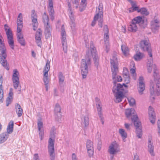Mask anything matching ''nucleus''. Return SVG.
<instances>
[{
	"instance_id": "obj_17",
	"label": "nucleus",
	"mask_w": 160,
	"mask_h": 160,
	"mask_svg": "<svg viewBox=\"0 0 160 160\" xmlns=\"http://www.w3.org/2000/svg\"><path fill=\"white\" fill-rule=\"evenodd\" d=\"M144 79L142 77H140L139 79V84L138 85V89L140 95L143 94V92L145 90V84L143 82Z\"/></svg>"
},
{
	"instance_id": "obj_35",
	"label": "nucleus",
	"mask_w": 160,
	"mask_h": 160,
	"mask_svg": "<svg viewBox=\"0 0 160 160\" xmlns=\"http://www.w3.org/2000/svg\"><path fill=\"white\" fill-rule=\"evenodd\" d=\"M119 133L121 134L123 140H124L127 137V134L125 130L123 129H119Z\"/></svg>"
},
{
	"instance_id": "obj_18",
	"label": "nucleus",
	"mask_w": 160,
	"mask_h": 160,
	"mask_svg": "<svg viewBox=\"0 0 160 160\" xmlns=\"http://www.w3.org/2000/svg\"><path fill=\"white\" fill-rule=\"evenodd\" d=\"M49 14L52 21H53L54 19V11L53 6L52 0H48V9Z\"/></svg>"
},
{
	"instance_id": "obj_2",
	"label": "nucleus",
	"mask_w": 160,
	"mask_h": 160,
	"mask_svg": "<svg viewBox=\"0 0 160 160\" xmlns=\"http://www.w3.org/2000/svg\"><path fill=\"white\" fill-rule=\"evenodd\" d=\"M126 116L128 118L132 116V121L134 122V125L136 128V134L138 138H141L142 137V132L141 129V124L138 121V116L135 114V111L133 108L128 109L125 112Z\"/></svg>"
},
{
	"instance_id": "obj_58",
	"label": "nucleus",
	"mask_w": 160,
	"mask_h": 160,
	"mask_svg": "<svg viewBox=\"0 0 160 160\" xmlns=\"http://www.w3.org/2000/svg\"><path fill=\"white\" fill-rule=\"evenodd\" d=\"M147 69L148 72L149 73H150L152 72V66L147 65Z\"/></svg>"
},
{
	"instance_id": "obj_44",
	"label": "nucleus",
	"mask_w": 160,
	"mask_h": 160,
	"mask_svg": "<svg viewBox=\"0 0 160 160\" xmlns=\"http://www.w3.org/2000/svg\"><path fill=\"white\" fill-rule=\"evenodd\" d=\"M69 17L70 22H75L74 17L72 11L69 12Z\"/></svg>"
},
{
	"instance_id": "obj_49",
	"label": "nucleus",
	"mask_w": 160,
	"mask_h": 160,
	"mask_svg": "<svg viewBox=\"0 0 160 160\" xmlns=\"http://www.w3.org/2000/svg\"><path fill=\"white\" fill-rule=\"evenodd\" d=\"M32 14H31V18H37V16L36 15V13H35V11L34 10H32Z\"/></svg>"
},
{
	"instance_id": "obj_61",
	"label": "nucleus",
	"mask_w": 160,
	"mask_h": 160,
	"mask_svg": "<svg viewBox=\"0 0 160 160\" xmlns=\"http://www.w3.org/2000/svg\"><path fill=\"white\" fill-rule=\"evenodd\" d=\"M33 160H39L38 154H35L33 157Z\"/></svg>"
},
{
	"instance_id": "obj_10",
	"label": "nucleus",
	"mask_w": 160,
	"mask_h": 160,
	"mask_svg": "<svg viewBox=\"0 0 160 160\" xmlns=\"http://www.w3.org/2000/svg\"><path fill=\"white\" fill-rule=\"evenodd\" d=\"M140 48L144 51H147L150 57H152V50L151 44L148 40L144 39L141 41L140 42Z\"/></svg>"
},
{
	"instance_id": "obj_11",
	"label": "nucleus",
	"mask_w": 160,
	"mask_h": 160,
	"mask_svg": "<svg viewBox=\"0 0 160 160\" xmlns=\"http://www.w3.org/2000/svg\"><path fill=\"white\" fill-rule=\"evenodd\" d=\"M5 29L6 31V34L7 36L8 42L11 48L13 50L14 49V42L13 40L12 33L11 30L10 29H7L8 27L7 24L4 25Z\"/></svg>"
},
{
	"instance_id": "obj_57",
	"label": "nucleus",
	"mask_w": 160,
	"mask_h": 160,
	"mask_svg": "<svg viewBox=\"0 0 160 160\" xmlns=\"http://www.w3.org/2000/svg\"><path fill=\"white\" fill-rule=\"evenodd\" d=\"M125 78L124 82L126 84H128L129 83L130 80H129V76L127 77H125L124 78Z\"/></svg>"
},
{
	"instance_id": "obj_24",
	"label": "nucleus",
	"mask_w": 160,
	"mask_h": 160,
	"mask_svg": "<svg viewBox=\"0 0 160 160\" xmlns=\"http://www.w3.org/2000/svg\"><path fill=\"white\" fill-rule=\"evenodd\" d=\"M104 41L107 52H108L109 49V36L108 33H104Z\"/></svg>"
},
{
	"instance_id": "obj_7",
	"label": "nucleus",
	"mask_w": 160,
	"mask_h": 160,
	"mask_svg": "<svg viewBox=\"0 0 160 160\" xmlns=\"http://www.w3.org/2000/svg\"><path fill=\"white\" fill-rule=\"evenodd\" d=\"M116 81H113L114 85L112 88V91L115 97L114 100L115 102L117 103H119L122 101L124 97L123 92L124 88L122 85L120 83L118 84L117 86H116Z\"/></svg>"
},
{
	"instance_id": "obj_62",
	"label": "nucleus",
	"mask_w": 160,
	"mask_h": 160,
	"mask_svg": "<svg viewBox=\"0 0 160 160\" xmlns=\"http://www.w3.org/2000/svg\"><path fill=\"white\" fill-rule=\"evenodd\" d=\"M122 78L121 76H118L117 77V81L118 82H120L122 81Z\"/></svg>"
},
{
	"instance_id": "obj_31",
	"label": "nucleus",
	"mask_w": 160,
	"mask_h": 160,
	"mask_svg": "<svg viewBox=\"0 0 160 160\" xmlns=\"http://www.w3.org/2000/svg\"><path fill=\"white\" fill-rule=\"evenodd\" d=\"M58 78L59 85L61 86L64 82L65 77L62 73L61 72H60L59 73Z\"/></svg>"
},
{
	"instance_id": "obj_56",
	"label": "nucleus",
	"mask_w": 160,
	"mask_h": 160,
	"mask_svg": "<svg viewBox=\"0 0 160 160\" xmlns=\"http://www.w3.org/2000/svg\"><path fill=\"white\" fill-rule=\"evenodd\" d=\"M43 81L44 84H48L49 81L48 78H43Z\"/></svg>"
},
{
	"instance_id": "obj_36",
	"label": "nucleus",
	"mask_w": 160,
	"mask_h": 160,
	"mask_svg": "<svg viewBox=\"0 0 160 160\" xmlns=\"http://www.w3.org/2000/svg\"><path fill=\"white\" fill-rule=\"evenodd\" d=\"M42 33L41 30L40 28L38 29L36 32L35 35V40H41V37L42 36Z\"/></svg>"
},
{
	"instance_id": "obj_1",
	"label": "nucleus",
	"mask_w": 160,
	"mask_h": 160,
	"mask_svg": "<svg viewBox=\"0 0 160 160\" xmlns=\"http://www.w3.org/2000/svg\"><path fill=\"white\" fill-rule=\"evenodd\" d=\"M90 48L91 52H90L89 51H87L85 58L82 59L81 62L80 68L83 78H86L88 72V67H90L91 65L92 56L93 57V59L95 66L97 68H98V58L96 53L95 48L93 46L92 42L91 41L90 42Z\"/></svg>"
},
{
	"instance_id": "obj_54",
	"label": "nucleus",
	"mask_w": 160,
	"mask_h": 160,
	"mask_svg": "<svg viewBox=\"0 0 160 160\" xmlns=\"http://www.w3.org/2000/svg\"><path fill=\"white\" fill-rule=\"evenodd\" d=\"M36 42L38 47H41L42 44L41 40H36Z\"/></svg>"
},
{
	"instance_id": "obj_14",
	"label": "nucleus",
	"mask_w": 160,
	"mask_h": 160,
	"mask_svg": "<svg viewBox=\"0 0 160 160\" xmlns=\"http://www.w3.org/2000/svg\"><path fill=\"white\" fill-rule=\"evenodd\" d=\"M98 12L99 23L98 25L101 28L102 26V23L103 22V5L102 3H99L98 9H97L96 12Z\"/></svg>"
},
{
	"instance_id": "obj_28",
	"label": "nucleus",
	"mask_w": 160,
	"mask_h": 160,
	"mask_svg": "<svg viewBox=\"0 0 160 160\" xmlns=\"http://www.w3.org/2000/svg\"><path fill=\"white\" fill-rule=\"evenodd\" d=\"M9 135L7 132H4L0 134V143L4 142L8 138Z\"/></svg>"
},
{
	"instance_id": "obj_47",
	"label": "nucleus",
	"mask_w": 160,
	"mask_h": 160,
	"mask_svg": "<svg viewBox=\"0 0 160 160\" xmlns=\"http://www.w3.org/2000/svg\"><path fill=\"white\" fill-rule=\"evenodd\" d=\"M11 98H10L9 97H8L6 99V105L7 106H8L9 104L11 103Z\"/></svg>"
},
{
	"instance_id": "obj_21",
	"label": "nucleus",
	"mask_w": 160,
	"mask_h": 160,
	"mask_svg": "<svg viewBox=\"0 0 160 160\" xmlns=\"http://www.w3.org/2000/svg\"><path fill=\"white\" fill-rule=\"evenodd\" d=\"M148 149L149 152L152 156H154V154L153 152L154 146L153 143L150 138L148 139Z\"/></svg>"
},
{
	"instance_id": "obj_46",
	"label": "nucleus",
	"mask_w": 160,
	"mask_h": 160,
	"mask_svg": "<svg viewBox=\"0 0 160 160\" xmlns=\"http://www.w3.org/2000/svg\"><path fill=\"white\" fill-rule=\"evenodd\" d=\"M123 75L124 78H125V77L129 76V72L126 68H125V69H124V71H123Z\"/></svg>"
},
{
	"instance_id": "obj_20",
	"label": "nucleus",
	"mask_w": 160,
	"mask_h": 160,
	"mask_svg": "<svg viewBox=\"0 0 160 160\" xmlns=\"http://www.w3.org/2000/svg\"><path fill=\"white\" fill-rule=\"evenodd\" d=\"M148 114L150 122L154 124L155 122L156 116L154 109L151 106L149 107Z\"/></svg>"
},
{
	"instance_id": "obj_32",
	"label": "nucleus",
	"mask_w": 160,
	"mask_h": 160,
	"mask_svg": "<svg viewBox=\"0 0 160 160\" xmlns=\"http://www.w3.org/2000/svg\"><path fill=\"white\" fill-rule=\"evenodd\" d=\"M121 49L125 55H127L129 53V49L128 48L124 45L121 46Z\"/></svg>"
},
{
	"instance_id": "obj_6",
	"label": "nucleus",
	"mask_w": 160,
	"mask_h": 160,
	"mask_svg": "<svg viewBox=\"0 0 160 160\" xmlns=\"http://www.w3.org/2000/svg\"><path fill=\"white\" fill-rule=\"evenodd\" d=\"M56 129L55 127H53L50 132V138L48 141V152L49 154L51 160H54L55 157L54 148V142L55 137Z\"/></svg>"
},
{
	"instance_id": "obj_43",
	"label": "nucleus",
	"mask_w": 160,
	"mask_h": 160,
	"mask_svg": "<svg viewBox=\"0 0 160 160\" xmlns=\"http://www.w3.org/2000/svg\"><path fill=\"white\" fill-rule=\"evenodd\" d=\"M131 10H130V11H131L132 12H133L134 11H137L138 12V11H139V8L138 7H137L135 6V4H132V6L131 8L130 9Z\"/></svg>"
},
{
	"instance_id": "obj_27",
	"label": "nucleus",
	"mask_w": 160,
	"mask_h": 160,
	"mask_svg": "<svg viewBox=\"0 0 160 160\" xmlns=\"http://www.w3.org/2000/svg\"><path fill=\"white\" fill-rule=\"evenodd\" d=\"M14 126L13 122L12 121H10L8 125L7 129V132H6L8 134L12 133L13 131V128Z\"/></svg>"
},
{
	"instance_id": "obj_12",
	"label": "nucleus",
	"mask_w": 160,
	"mask_h": 160,
	"mask_svg": "<svg viewBox=\"0 0 160 160\" xmlns=\"http://www.w3.org/2000/svg\"><path fill=\"white\" fill-rule=\"evenodd\" d=\"M120 151L119 146L116 142H112L109 147L108 152L112 155H114Z\"/></svg>"
},
{
	"instance_id": "obj_30",
	"label": "nucleus",
	"mask_w": 160,
	"mask_h": 160,
	"mask_svg": "<svg viewBox=\"0 0 160 160\" xmlns=\"http://www.w3.org/2000/svg\"><path fill=\"white\" fill-rule=\"evenodd\" d=\"M144 54L140 52H137L134 55V58L136 61H139L142 59L144 57Z\"/></svg>"
},
{
	"instance_id": "obj_22",
	"label": "nucleus",
	"mask_w": 160,
	"mask_h": 160,
	"mask_svg": "<svg viewBox=\"0 0 160 160\" xmlns=\"http://www.w3.org/2000/svg\"><path fill=\"white\" fill-rule=\"evenodd\" d=\"M38 126L39 132V134L41 137V139L42 140L43 138L44 134V132L43 130H42V128H43V123L41 120H39L38 122Z\"/></svg>"
},
{
	"instance_id": "obj_37",
	"label": "nucleus",
	"mask_w": 160,
	"mask_h": 160,
	"mask_svg": "<svg viewBox=\"0 0 160 160\" xmlns=\"http://www.w3.org/2000/svg\"><path fill=\"white\" fill-rule=\"evenodd\" d=\"M97 108V110L98 111V114L99 117H101V116H103L102 113V107L99 104H96Z\"/></svg>"
},
{
	"instance_id": "obj_5",
	"label": "nucleus",
	"mask_w": 160,
	"mask_h": 160,
	"mask_svg": "<svg viewBox=\"0 0 160 160\" xmlns=\"http://www.w3.org/2000/svg\"><path fill=\"white\" fill-rule=\"evenodd\" d=\"M136 24H138L141 28H145L147 25L143 18L141 16H138L132 20L131 23L128 27V31L132 32H136L138 29Z\"/></svg>"
},
{
	"instance_id": "obj_33",
	"label": "nucleus",
	"mask_w": 160,
	"mask_h": 160,
	"mask_svg": "<svg viewBox=\"0 0 160 160\" xmlns=\"http://www.w3.org/2000/svg\"><path fill=\"white\" fill-rule=\"evenodd\" d=\"M138 12H140L142 14L145 16H147L149 14V12L148 11L147 9L144 8L140 9L139 11H138Z\"/></svg>"
},
{
	"instance_id": "obj_8",
	"label": "nucleus",
	"mask_w": 160,
	"mask_h": 160,
	"mask_svg": "<svg viewBox=\"0 0 160 160\" xmlns=\"http://www.w3.org/2000/svg\"><path fill=\"white\" fill-rule=\"evenodd\" d=\"M42 22L44 24L45 28L44 33L46 39L50 38L51 36V31L52 27L49 22V17L46 12L42 15Z\"/></svg>"
},
{
	"instance_id": "obj_45",
	"label": "nucleus",
	"mask_w": 160,
	"mask_h": 160,
	"mask_svg": "<svg viewBox=\"0 0 160 160\" xmlns=\"http://www.w3.org/2000/svg\"><path fill=\"white\" fill-rule=\"evenodd\" d=\"M71 28L72 29V30L74 31L76 29V26L75 22H70Z\"/></svg>"
},
{
	"instance_id": "obj_38",
	"label": "nucleus",
	"mask_w": 160,
	"mask_h": 160,
	"mask_svg": "<svg viewBox=\"0 0 160 160\" xmlns=\"http://www.w3.org/2000/svg\"><path fill=\"white\" fill-rule=\"evenodd\" d=\"M50 68V62L48 60L44 67V70L43 71L48 72Z\"/></svg>"
},
{
	"instance_id": "obj_48",
	"label": "nucleus",
	"mask_w": 160,
	"mask_h": 160,
	"mask_svg": "<svg viewBox=\"0 0 160 160\" xmlns=\"http://www.w3.org/2000/svg\"><path fill=\"white\" fill-rule=\"evenodd\" d=\"M17 19H18L19 22H22V15L21 13H20L18 15Z\"/></svg>"
},
{
	"instance_id": "obj_39",
	"label": "nucleus",
	"mask_w": 160,
	"mask_h": 160,
	"mask_svg": "<svg viewBox=\"0 0 160 160\" xmlns=\"http://www.w3.org/2000/svg\"><path fill=\"white\" fill-rule=\"evenodd\" d=\"M50 68V62L48 60L44 67V70L43 71L48 72Z\"/></svg>"
},
{
	"instance_id": "obj_51",
	"label": "nucleus",
	"mask_w": 160,
	"mask_h": 160,
	"mask_svg": "<svg viewBox=\"0 0 160 160\" xmlns=\"http://www.w3.org/2000/svg\"><path fill=\"white\" fill-rule=\"evenodd\" d=\"M17 39L19 38H23V35L21 32L17 33Z\"/></svg>"
},
{
	"instance_id": "obj_25",
	"label": "nucleus",
	"mask_w": 160,
	"mask_h": 160,
	"mask_svg": "<svg viewBox=\"0 0 160 160\" xmlns=\"http://www.w3.org/2000/svg\"><path fill=\"white\" fill-rule=\"evenodd\" d=\"M2 76L0 77V102H2L3 101V91L2 89Z\"/></svg>"
},
{
	"instance_id": "obj_40",
	"label": "nucleus",
	"mask_w": 160,
	"mask_h": 160,
	"mask_svg": "<svg viewBox=\"0 0 160 160\" xmlns=\"http://www.w3.org/2000/svg\"><path fill=\"white\" fill-rule=\"evenodd\" d=\"M128 99L130 106H133L135 104V100L133 98L129 97L128 98Z\"/></svg>"
},
{
	"instance_id": "obj_53",
	"label": "nucleus",
	"mask_w": 160,
	"mask_h": 160,
	"mask_svg": "<svg viewBox=\"0 0 160 160\" xmlns=\"http://www.w3.org/2000/svg\"><path fill=\"white\" fill-rule=\"evenodd\" d=\"M125 127L127 129V130L129 131L130 130V125L129 124L125 123L124 124Z\"/></svg>"
},
{
	"instance_id": "obj_64",
	"label": "nucleus",
	"mask_w": 160,
	"mask_h": 160,
	"mask_svg": "<svg viewBox=\"0 0 160 160\" xmlns=\"http://www.w3.org/2000/svg\"><path fill=\"white\" fill-rule=\"evenodd\" d=\"M133 160H139V157L136 153L134 155Z\"/></svg>"
},
{
	"instance_id": "obj_59",
	"label": "nucleus",
	"mask_w": 160,
	"mask_h": 160,
	"mask_svg": "<svg viewBox=\"0 0 160 160\" xmlns=\"http://www.w3.org/2000/svg\"><path fill=\"white\" fill-rule=\"evenodd\" d=\"M73 4L78 5L79 3V0H71Z\"/></svg>"
},
{
	"instance_id": "obj_13",
	"label": "nucleus",
	"mask_w": 160,
	"mask_h": 160,
	"mask_svg": "<svg viewBox=\"0 0 160 160\" xmlns=\"http://www.w3.org/2000/svg\"><path fill=\"white\" fill-rule=\"evenodd\" d=\"M61 35L62 36L61 40L63 50L65 52H66L67 45L66 38V33L63 25H62V26Z\"/></svg>"
},
{
	"instance_id": "obj_34",
	"label": "nucleus",
	"mask_w": 160,
	"mask_h": 160,
	"mask_svg": "<svg viewBox=\"0 0 160 160\" xmlns=\"http://www.w3.org/2000/svg\"><path fill=\"white\" fill-rule=\"evenodd\" d=\"M118 61L117 58L116 56H113L112 58L110 60V63L111 64V66H117V63Z\"/></svg>"
},
{
	"instance_id": "obj_29",
	"label": "nucleus",
	"mask_w": 160,
	"mask_h": 160,
	"mask_svg": "<svg viewBox=\"0 0 160 160\" xmlns=\"http://www.w3.org/2000/svg\"><path fill=\"white\" fill-rule=\"evenodd\" d=\"M16 111L18 117H21L22 113V109L20 105L17 104L15 105Z\"/></svg>"
},
{
	"instance_id": "obj_3",
	"label": "nucleus",
	"mask_w": 160,
	"mask_h": 160,
	"mask_svg": "<svg viewBox=\"0 0 160 160\" xmlns=\"http://www.w3.org/2000/svg\"><path fill=\"white\" fill-rule=\"evenodd\" d=\"M158 71L156 70L154 72L153 77L154 78V82L152 80L150 81V92L152 98H154L153 96L156 95L159 96L160 94V78L157 80L158 78Z\"/></svg>"
},
{
	"instance_id": "obj_15",
	"label": "nucleus",
	"mask_w": 160,
	"mask_h": 160,
	"mask_svg": "<svg viewBox=\"0 0 160 160\" xmlns=\"http://www.w3.org/2000/svg\"><path fill=\"white\" fill-rule=\"evenodd\" d=\"M61 110L60 105L58 103L56 104L54 109L55 118L56 120L59 122H60L61 121Z\"/></svg>"
},
{
	"instance_id": "obj_41",
	"label": "nucleus",
	"mask_w": 160,
	"mask_h": 160,
	"mask_svg": "<svg viewBox=\"0 0 160 160\" xmlns=\"http://www.w3.org/2000/svg\"><path fill=\"white\" fill-rule=\"evenodd\" d=\"M98 15L99 13L98 12H96V15L94 16V20L92 21L91 25L92 26H94L95 23H96V21L98 19Z\"/></svg>"
},
{
	"instance_id": "obj_9",
	"label": "nucleus",
	"mask_w": 160,
	"mask_h": 160,
	"mask_svg": "<svg viewBox=\"0 0 160 160\" xmlns=\"http://www.w3.org/2000/svg\"><path fill=\"white\" fill-rule=\"evenodd\" d=\"M13 72L12 81L13 87L15 89H18V94H20L21 92L22 89L21 86L19 81V78L18 77L19 73L17 69L14 70Z\"/></svg>"
},
{
	"instance_id": "obj_4",
	"label": "nucleus",
	"mask_w": 160,
	"mask_h": 160,
	"mask_svg": "<svg viewBox=\"0 0 160 160\" xmlns=\"http://www.w3.org/2000/svg\"><path fill=\"white\" fill-rule=\"evenodd\" d=\"M2 38L0 37V63L5 68L8 70L9 69V65L6 59L7 57L6 49L4 41L2 40Z\"/></svg>"
},
{
	"instance_id": "obj_55",
	"label": "nucleus",
	"mask_w": 160,
	"mask_h": 160,
	"mask_svg": "<svg viewBox=\"0 0 160 160\" xmlns=\"http://www.w3.org/2000/svg\"><path fill=\"white\" fill-rule=\"evenodd\" d=\"M150 59V60H149L147 62V65L152 66L153 62V60L152 58V57Z\"/></svg>"
},
{
	"instance_id": "obj_60",
	"label": "nucleus",
	"mask_w": 160,
	"mask_h": 160,
	"mask_svg": "<svg viewBox=\"0 0 160 160\" xmlns=\"http://www.w3.org/2000/svg\"><path fill=\"white\" fill-rule=\"evenodd\" d=\"M17 23L18 27H22L23 23L19 22L18 19H17Z\"/></svg>"
},
{
	"instance_id": "obj_19",
	"label": "nucleus",
	"mask_w": 160,
	"mask_h": 160,
	"mask_svg": "<svg viewBox=\"0 0 160 160\" xmlns=\"http://www.w3.org/2000/svg\"><path fill=\"white\" fill-rule=\"evenodd\" d=\"M159 27V21L158 20L155 19L151 22V29L153 32L154 33L158 32Z\"/></svg>"
},
{
	"instance_id": "obj_16",
	"label": "nucleus",
	"mask_w": 160,
	"mask_h": 160,
	"mask_svg": "<svg viewBox=\"0 0 160 160\" xmlns=\"http://www.w3.org/2000/svg\"><path fill=\"white\" fill-rule=\"evenodd\" d=\"M86 147L89 156L90 157H92L94 153V148L93 143L91 141L89 140H87Z\"/></svg>"
},
{
	"instance_id": "obj_23",
	"label": "nucleus",
	"mask_w": 160,
	"mask_h": 160,
	"mask_svg": "<svg viewBox=\"0 0 160 160\" xmlns=\"http://www.w3.org/2000/svg\"><path fill=\"white\" fill-rule=\"evenodd\" d=\"M89 122V118L87 116H84L81 118V124L84 128H85L88 126Z\"/></svg>"
},
{
	"instance_id": "obj_52",
	"label": "nucleus",
	"mask_w": 160,
	"mask_h": 160,
	"mask_svg": "<svg viewBox=\"0 0 160 160\" xmlns=\"http://www.w3.org/2000/svg\"><path fill=\"white\" fill-rule=\"evenodd\" d=\"M13 89L11 88L10 89V92L9 93V97L10 98H12V96H13Z\"/></svg>"
},
{
	"instance_id": "obj_42",
	"label": "nucleus",
	"mask_w": 160,
	"mask_h": 160,
	"mask_svg": "<svg viewBox=\"0 0 160 160\" xmlns=\"http://www.w3.org/2000/svg\"><path fill=\"white\" fill-rule=\"evenodd\" d=\"M18 42L21 45L24 46L25 45V40L24 38H20L17 39Z\"/></svg>"
},
{
	"instance_id": "obj_63",
	"label": "nucleus",
	"mask_w": 160,
	"mask_h": 160,
	"mask_svg": "<svg viewBox=\"0 0 160 160\" xmlns=\"http://www.w3.org/2000/svg\"><path fill=\"white\" fill-rule=\"evenodd\" d=\"M72 160H77L76 156L75 153H73L72 155Z\"/></svg>"
},
{
	"instance_id": "obj_26",
	"label": "nucleus",
	"mask_w": 160,
	"mask_h": 160,
	"mask_svg": "<svg viewBox=\"0 0 160 160\" xmlns=\"http://www.w3.org/2000/svg\"><path fill=\"white\" fill-rule=\"evenodd\" d=\"M111 67L112 68V79L113 80H115L114 81H116L115 80L116 76L118 71L117 66H111Z\"/></svg>"
},
{
	"instance_id": "obj_50",
	"label": "nucleus",
	"mask_w": 160,
	"mask_h": 160,
	"mask_svg": "<svg viewBox=\"0 0 160 160\" xmlns=\"http://www.w3.org/2000/svg\"><path fill=\"white\" fill-rule=\"evenodd\" d=\"M103 30L105 33H108L109 30L107 25H105L103 27Z\"/></svg>"
}]
</instances>
